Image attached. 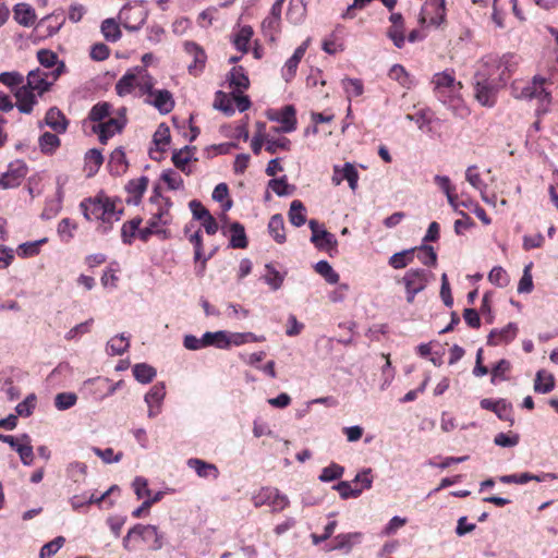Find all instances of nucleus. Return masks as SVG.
<instances>
[{
    "instance_id": "f257e3e1",
    "label": "nucleus",
    "mask_w": 558,
    "mask_h": 558,
    "mask_svg": "<svg viewBox=\"0 0 558 558\" xmlns=\"http://www.w3.org/2000/svg\"><path fill=\"white\" fill-rule=\"evenodd\" d=\"M80 208L86 220H99L102 223V232L111 229L116 221H119L122 209H117L116 204L109 197L97 196L81 202Z\"/></svg>"
},
{
    "instance_id": "f03ea898",
    "label": "nucleus",
    "mask_w": 558,
    "mask_h": 558,
    "mask_svg": "<svg viewBox=\"0 0 558 558\" xmlns=\"http://www.w3.org/2000/svg\"><path fill=\"white\" fill-rule=\"evenodd\" d=\"M547 83L548 80L541 75H535L527 83L514 82L511 86L512 95L518 99H536L535 113L541 117L549 112L551 105V94L545 87Z\"/></svg>"
},
{
    "instance_id": "7ed1b4c3",
    "label": "nucleus",
    "mask_w": 558,
    "mask_h": 558,
    "mask_svg": "<svg viewBox=\"0 0 558 558\" xmlns=\"http://www.w3.org/2000/svg\"><path fill=\"white\" fill-rule=\"evenodd\" d=\"M547 83L548 80L541 75H535L527 83L514 82L511 86L512 95L518 99H536L535 113L541 117L549 112L551 105V94L545 87Z\"/></svg>"
},
{
    "instance_id": "20e7f679",
    "label": "nucleus",
    "mask_w": 558,
    "mask_h": 558,
    "mask_svg": "<svg viewBox=\"0 0 558 558\" xmlns=\"http://www.w3.org/2000/svg\"><path fill=\"white\" fill-rule=\"evenodd\" d=\"M154 76L145 66H133L129 69L117 82L116 92L120 97L135 93L140 97L142 89L148 87V83Z\"/></svg>"
},
{
    "instance_id": "39448f33",
    "label": "nucleus",
    "mask_w": 558,
    "mask_h": 558,
    "mask_svg": "<svg viewBox=\"0 0 558 558\" xmlns=\"http://www.w3.org/2000/svg\"><path fill=\"white\" fill-rule=\"evenodd\" d=\"M514 66L513 57L512 56H502L498 57H487L482 60L477 68V72L485 73L487 76L494 78V81L505 85L508 78L510 77V73Z\"/></svg>"
},
{
    "instance_id": "423d86ee",
    "label": "nucleus",
    "mask_w": 558,
    "mask_h": 558,
    "mask_svg": "<svg viewBox=\"0 0 558 558\" xmlns=\"http://www.w3.org/2000/svg\"><path fill=\"white\" fill-rule=\"evenodd\" d=\"M474 97L484 107L492 108L497 100V94L504 86L502 84L494 81L485 73L475 72L473 78Z\"/></svg>"
},
{
    "instance_id": "0eeeda50",
    "label": "nucleus",
    "mask_w": 558,
    "mask_h": 558,
    "mask_svg": "<svg viewBox=\"0 0 558 558\" xmlns=\"http://www.w3.org/2000/svg\"><path fill=\"white\" fill-rule=\"evenodd\" d=\"M432 83L436 96L441 102L447 104L459 98L462 84L456 80L453 71L446 70L434 74Z\"/></svg>"
},
{
    "instance_id": "6e6552de",
    "label": "nucleus",
    "mask_w": 558,
    "mask_h": 558,
    "mask_svg": "<svg viewBox=\"0 0 558 558\" xmlns=\"http://www.w3.org/2000/svg\"><path fill=\"white\" fill-rule=\"evenodd\" d=\"M63 69L64 64L61 62L50 72L41 69L33 70L27 75L26 86L35 90L38 96H41L58 80L63 72Z\"/></svg>"
},
{
    "instance_id": "1a4fd4ad",
    "label": "nucleus",
    "mask_w": 558,
    "mask_h": 558,
    "mask_svg": "<svg viewBox=\"0 0 558 558\" xmlns=\"http://www.w3.org/2000/svg\"><path fill=\"white\" fill-rule=\"evenodd\" d=\"M148 16V11L144 2H136L134 4H125L119 12V21L128 31H138L145 23Z\"/></svg>"
},
{
    "instance_id": "9d476101",
    "label": "nucleus",
    "mask_w": 558,
    "mask_h": 558,
    "mask_svg": "<svg viewBox=\"0 0 558 558\" xmlns=\"http://www.w3.org/2000/svg\"><path fill=\"white\" fill-rule=\"evenodd\" d=\"M252 501L255 507L268 505L272 511H282L290 504L287 495H283L275 487H263L253 495Z\"/></svg>"
},
{
    "instance_id": "9b49d317",
    "label": "nucleus",
    "mask_w": 558,
    "mask_h": 558,
    "mask_svg": "<svg viewBox=\"0 0 558 558\" xmlns=\"http://www.w3.org/2000/svg\"><path fill=\"white\" fill-rule=\"evenodd\" d=\"M432 274L424 269H409L402 277L407 291L408 303H413L417 293L422 292L428 284Z\"/></svg>"
},
{
    "instance_id": "f8f14e48",
    "label": "nucleus",
    "mask_w": 558,
    "mask_h": 558,
    "mask_svg": "<svg viewBox=\"0 0 558 558\" xmlns=\"http://www.w3.org/2000/svg\"><path fill=\"white\" fill-rule=\"evenodd\" d=\"M308 227L312 231L311 242L316 248L328 252L330 256L338 252V241L336 236L320 226L317 220L311 219Z\"/></svg>"
},
{
    "instance_id": "ddd939ff",
    "label": "nucleus",
    "mask_w": 558,
    "mask_h": 558,
    "mask_svg": "<svg viewBox=\"0 0 558 558\" xmlns=\"http://www.w3.org/2000/svg\"><path fill=\"white\" fill-rule=\"evenodd\" d=\"M126 123L125 109H120L117 116H110L101 123L95 124L92 131L99 136V141L106 144L114 134L122 131Z\"/></svg>"
},
{
    "instance_id": "4468645a",
    "label": "nucleus",
    "mask_w": 558,
    "mask_h": 558,
    "mask_svg": "<svg viewBox=\"0 0 558 558\" xmlns=\"http://www.w3.org/2000/svg\"><path fill=\"white\" fill-rule=\"evenodd\" d=\"M445 0H427L422 8L420 22L426 26L438 27L445 22Z\"/></svg>"
},
{
    "instance_id": "2eb2a0df",
    "label": "nucleus",
    "mask_w": 558,
    "mask_h": 558,
    "mask_svg": "<svg viewBox=\"0 0 558 558\" xmlns=\"http://www.w3.org/2000/svg\"><path fill=\"white\" fill-rule=\"evenodd\" d=\"M284 0H276L272 4L269 14L264 19L262 23V29L266 37L270 40H275L276 36L281 29V12Z\"/></svg>"
},
{
    "instance_id": "dca6fc26",
    "label": "nucleus",
    "mask_w": 558,
    "mask_h": 558,
    "mask_svg": "<svg viewBox=\"0 0 558 558\" xmlns=\"http://www.w3.org/2000/svg\"><path fill=\"white\" fill-rule=\"evenodd\" d=\"M132 532H136L142 541L149 545L151 550H159L163 547V534L153 524H135Z\"/></svg>"
},
{
    "instance_id": "f3484780",
    "label": "nucleus",
    "mask_w": 558,
    "mask_h": 558,
    "mask_svg": "<svg viewBox=\"0 0 558 558\" xmlns=\"http://www.w3.org/2000/svg\"><path fill=\"white\" fill-rule=\"evenodd\" d=\"M165 398L166 386L163 383H157L149 389V391L144 397V401L148 408V417L153 418L161 413Z\"/></svg>"
},
{
    "instance_id": "a211bd4d",
    "label": "nucleus",
    "mask_w": 558,
    "mask_h": 558,
    "mask_svg": "<svg viewBox=\"0 0 558 558\" xmlns=\"http://www.w3.org/2000/svg\"><path fill=\"white\" fill-rule=\"evenodd\" d=\"M27 174L26 165L16 160L11 162L8 167L7 172H4L0 177V187L2 189H13L21 184L23 178Z\"/></svg>"
},
{
    "instance_id": "6ab92c4d",
    "label": "nucleus",
    "mask_w": 558,
    "mask_h": 558,
    "mask_svg": "<svg viewBox=\"0 0 558 558\" xmlns=\"http://www.w3.org/2000/svg\"><path fill=\"white\" fill-rule=\"evenodd\" d=\"M183 49L186 54L193 58V61L187 66L189 73L195 76L202 73L207 60L204 49L194 41H185Z\"/></svg>"
},
{
    "instance_id": "aec40b11",
    "label": "nucleus",
    "mask_w": 558,
    "mask_h": 558,
    "mask_svg": "<svg viewBox=\"0 0 558 558\" xmlns=\"http://www.w3.org/2000/svg\"><path fill=\"white\" fill-rule=\"evenodd\" d=\"M272 121H277L281 124L280 128H275V132L290 133L296 129L295 109L289 105L283 107L281 110H277L268 116Z\"/></svg>"
},
{
    "instance_id": "412c9836",
    "label": "nucleus",
    "mask_w": 558,
    "mask_h": 558,
    "mask_svg": "<svg viewBox=\"0 0 558 558\" xmlns=\"http://www.w3.org/2000/svg\"><path fill=\"white\" fill-rule=\"evenodd\" d=\"M189 241L194 247V262L198 264L196 267V275L203 276L206 269L207 262L214 256V252H209L207 255L203 251V236L201 230L190 234Z\"/></svg>"
},
{
    "instance_id": "4be33fe9",
    "label": "nucleus",
    "mask_w": 558,
    "mask_h": 558,
    "mask_svg": "<svg viewBox=\"0 0 558 558\" xmlns=\"http://www.w3.org/2000/svg\"><path fill=\"white\" fill-rule=\"evenodd\" d=\"M343 180H347L352 191L357 187L359 172L350 162L344 163L343 167L335 166L333 174L331 178L332 183L338 186Z\"/></svg>"
},
{
    "instance_id": "5701e85b",
    "label": "nucleus",
    "mask_w": 558,
    "mask_h": 558,
    "mask_svg": "<svg viewBox=\"0 0 558 558\" xmlns=\"http://www.w3.org/2000/svg\"><path fill=\"white\" fill-rule=\"evenodd\" d=\"M69 178L68 175L61 174L58 175L56 179L57 183V192H56V199L48 203L47 207L43 211V217L46 219H50L54 217L62 208V202L64 197V186L68 183Z\"/></svg>"
},
{
    "instance_id": "b1692460",
    "label": "nucleus",
    "mask_w": 558,
    "mask_h": 558,
    "mask_svg": "<svg viewBox=\"0 0 558 558\" xmlns=\"http://www.w3.org/2000/svg\"><path fill=\"white\" fill-rule=\"evenodd\" d=\"M16 107L20 112L29 114L33 111L34 106L37 104L39 97L37 93L26 85L20 87L16 93Z\"/></svg>"
},
{
    "instance_id": "393cba45",
    "label": "nucleus",
    "mask_w": 558,
    "mask_h": 558,
    "mask_svg": "<svg viewBox=\"0 0 558 558\" xmlns=\"http://www.w3.org/2000/svg\"><path fill=\"white\" fill-rule=\"evenodd\" d=\"M147 105L154 107L161 114H168L173 110L175 101L171 92L161 88L150 100H147Z\"/></svg>"
},
{
    "instance_id": "a878e982",
    "label": "nucleus",
    "mask_w": 558,
    "mask_h": 558,
    "mask_svg": "<svg viewBox=\"0 0 558 558\" xmlns=\"http://www.w3.org/2000/svg\"><path fill=\"white\" fill-rule=\"evenodd\" d=\"M518 333V326L514 323H509L501 329H494L488 335L487 343L489 345H500L502 343H509L512 341Z\"/></svg>"
},
{
    "instance_id": "bb28decb",
    "label": "nucleus",
    "mask_w": 558,
    "mask_h": 558,
    "mask_svg": "<svg viewBox=\"0 0 558 558\" xmlns=\"http://www.w3.org/2000/svg\"><path fill=\"white\" fill-rule=\"evenodd\" d=\"M151 202L156 203L157 210L151 213V217L148 222H155L156 229H165L171 221L169 214L170 204L168 201L160 199L158 197L151 198Z\"/></svg>"
},
{
    "instance_id": "cd10ccee",
    "label": "nucleus",
    "mask_w": 558,
    "mask_h": 558,
    "mask_svg": "<svg viewBox=\"0 0 558 558\" xmlns=\"http://www.w3.org/2000/svg\"><path fill=\"white\" fill-rule=\"evenodd\" d=\"M196 153L195 146H185L179 150H175L172 155V161L174 166L180 169L182 172L190 174L192 172L191 168L189 167V162L196 158L194 157Z\"/></svg>"
},
{
    "instance_id": "c85d7f7f",
    "label": "nucleus",
    "mask_w": 558,
    "mask_h": 558,
    "mask_svg": "<svg viewBox=\"0 0 558 558\" xmlns=\"http://www.w3.org/2000/svg\"><path fill=\"white\" fill-rule=\"evenodd\" d=\"M187 466L194 470L199 477H213L216 480L219 476L218 468L215 464L198 458L189 459Z\"/></svg>"
},
{
    "instance_id": "c756f323",
    "label": "nucleus",
    "mask_w": 558,
    "mask_h": 558,
    "mask_svg": "<svg viewBox=\"0 0 558 558\" xmlns=\"http://www.w3.org/2000/svg\"><path fill=\"white\" fill-rule=\"evenodd\" d=\"M13 449L19 453L24 465H31L33 463L34 451L31 444V437L27 434L19 436V441Z\"/></svg>"
},
{
    "instance_id": "7c9ffc66",
    "label": "nucleus",
    "mask_w": 558,
    "mask_h": 558,
    "mask_svg": "<svg viewBox=\"0 0 558 558\" xmlns=\"http://www.w3.org/2000/svg\"><path fill=\"white\" fill-rule=\"evenodd\" d=\"M547 477L555 478L554 474L544 473L542 475H534L527 472L521 474L502 475L499 481L504 484H525L530 481L543 482Z\"/></svg>"
},
{
    "instance_id": "2f4dec72",
    "label": "nucleus",
    "mask_w": 558,
    "mask_h": 558,
    "mask_svg": "<svg viewBox=\"0 0 558 558\" xmlns=\"http://www.w3.org/2000/svg\"><path fill=\"white\" fill-rule=\"evenodd\" d=\"M45 122L57 133H63L68 128V120L65 119L64 114L56 107H52L47 111Z\"/></svg>"
},
{
    "instance_id": "473e14b6",
    "label": "nucleus",
    "mask_w": 558,
    "mask_h": 558,
    "mask_svg": "<svg viewBox=\"0 0 558 558\" xmlns=\"http://www.w3.org/2000/svg\"><path fill=\"white\" fill-rule=\"evenodd\" d=\"M14 20L22 26L29 27L35 23L36 14L34 9L26 3H17L14 7Z\"/></svg>"
},
{
    "instance_id": "72a5a7b5",
    "label": "nucleus",
    "mask_w": 558,
    "mask_h": 558,
    "mask_svg": "<svg viewBox=\"0 0 558 558\" xmlns=\"http://www.w3.org/2000/svg\"><path fill=\"white\" fill-rule=\"evenodd\" d=\"M306 15V5L303 0H290L287 10V20L294 25L301 24Z\"/></svg>"
},
{
    "instance_id": "f704fd0d",
    "label": "nucleus",
    "mask_w": 558,
    "mask_h": 558,
    "mask_svg": "<svg viewBox=\"0 0 558 558\" xmlns=\"http://www.w3.org/2000/svg\"><path fill=\"white\" fill-rule=\"evenodd\" d=\"M230 87L233 88V93H242L250 85V80L242 66H233L230 71L229 76Z\"/></svg>"
},
{
    "instance_id": "c9c22d12",
    "label": "nucleus",
    "mask_w": 558,
    "mask_h": 558,
    "mask_svg": "<svg viewBox=\"0 0 558 558\" xmlns=\"http://www.w3.org/2000/svg\"><path fill=\"white\" fill-rule=\"evenodd\" d=\"M361 539L362 533L360 532L339 534L335 537L336 544L331 549L350 551L353 546L361 543Z\"/></svg>"
},
{
    "instance_id": "e433bc0d",
    "label": "nucleus",
    "mask_w": 558,
    "mask_h": 558,
    "mask_svg": "<svg viewBox=\"0 0 558 558\" xmlns=\"http://www.w3.org/2000/svg\"><path fill=\"white\" fill-rule=\"evenodd\" d=\"M148 179L146 177H140L137 179L131 180L126 184L128 193L133 197V199H129V203H133L137 205L147 190Z\"/></svg>"
},
{
    "instance_id": "4c0bfd02",
    "label": "nucleus",
    "mask_w": 558,
    "mask_h": 558,
    "mask_svg": "<svg viewBox=\"0 0 558 558\" xmlns=\"http://www.w3.org/2000/svg\"><path fill=\"white\" fill-rule=\"evenodd\" d=\"M268 232L277 243L286 242L284 220L281 215L276 214L269 219Z\"/></svg>"
},
{
    "instance_id": "58836bf2",
    "label": "nucleus",
    "mask_w": 558,
    "mask_h": 558,
    "mask_svg": "<svg viewBox=\"0 0 558 558\" xmlns=\"http://www.w3.org/2000/svg\"><path fill=\"white\" fill-rule=\"evenodd\" d=\"M204 340L206 348L215 347L220 350L229 349L228 331L226 330L206 331L204 333Z\"/></svg>"
},
{
    "instance_id": "ea45409f",
    "label": "nucleus",
    "mask_w": 558,
    "mask_h": 558,
    "mask_svg": "<svg viewBox=\"0 0 558 558\" xmlns=\"http://www.w3.org/2000/svg\"><path fill=\"white\" fill-rule=\"evenodd\" d=\"M230 245L233 248H245L247 246V238L245 229L240 222H232L229 228Z\"/></svg>"
},
{
    "instance_id": "a19ab883",
    "label": "nucleus",
    "mask_w": 558,
    "mask_h": 558,
    "mask_svg": "<svg viewBox=\"0 0 558 558\" xmlns=\"http://www.w3.org/2000/svg\"><path fill=\"white\" fill-rule=\"evenodd\" d=\"M555 387V379L554 376L544 371L541 369L536 373V378L534 381V390L538 393H548L550 392Z\"/></svg>"
},
{
    "instance_id": "79ce46f5",
    "label": "nucleus",
    "mask_w": 558,
    "mask_h": 558,
    "mask_svg": "<svg viewBox=\"0 0 558 558\" xmlns=\"http://www.w3.org/2000/svg\"><path fill=\"white\" fill-rule=\"evenodd\" d=\"M113 113L112 105L109 102H98L94 105L88 113V119L92 122L101 123Z\"/></svg>"
},
{
    "instance_id": "37998d69",
    "label": "nucleus",
    "mask_w": 558,
    "mask_h": 558,
    "mask_svg": "<svg viewBox=\"0 0 558 558\" xmlns=\"http://www.w3.org/2000/svg\"><path fill=\"white\" fill-rule=\"evenodd\" d=\"M132 372L135 379L141 384H149L157 375L156 369L146 363L135 364Z\"/></svg>"
},
{
    "instance_id": "c03bdc74",
    "label": "nucleus",
    "mask_w": 558,
    "mask_h": 558,
    "mask_svg": "<svg viewBox=\"0 0 558 558\" xmlns=\"http://www.w3.org/2000/svg\"><path fill=\"white\" fill-rule=\"evenodd\" d=\"M306 209L303 203L299 199H294L288 213L290 222L295 227H301L306 222L305 216Z\"/></svg>"
},
{
    "instance_id": "a18cd8bd",
    "label": "nucleus",
    "mask_w": 558,
    "mask_h": 558,
    "mask_svg": "<svg viewBox=\"0 0 558 558\" xmlns=\"http://www.w3.org/2000/svg\"><path fill=\"white\" fill-rule=\"evenodd\" d=\"M100 31L106 40L116 43L121 38V31L119 24L114 19H106L102 21Z\"/></svg>"
},
{
    "instance_id": "49530a36",
    "label": "nucleus",
    "mask_w": 558,
    "mask_h": 558,
    "mask_svg": "<svg viewBox=\"0 0 558 558\" xmlns=\"http://www.w3.org/2000/svg\"><path fill=\"white\" fill-rule=\"evenodd\" d=\"M465 180L473 189L478 191L480 194L487 191V184L483 181L478 168L475 165L466 168Z\"/></svg>"
},
{
    "instance_id": "de8ad7c7",
    "label": "nucleus",
    "mask_w": 558,
    "mask_h": 558,
    "mask_svg": "<svg viewBox=\"0 0 558 558\" xmlns=\"http://www.w3.org/2000/svg\"><path fill=\"white\" fill-rule=\"evenodd\" d=\"M315 271L320 275L328 283H338L340 276L333 270L327 260H319L314 266Z\"/></svg>"
},
{
    "instance_id": "09e8293b",
    "label": "nucleus",
    "mask_w": 558,
    "mask_h": 558,
    "mask_svg": "<svg viewBox=\"0 0 558 558\" xmlns=\"http://www.w3.org/2000/svg\"><path fill=\"white\" fill-rule=\"evenodd\" d=\"M414 252L415 248H410L395 253L389 258V265L395 269H402L407 267L413 260Z\"/></svg>"
},
{
    "instance_id": "8fccbe9b",
    "label": "nucleus",
    "mask_w": 558,
    "mask_h": 558,
    "mask_svg": "<svg viewBox=\"0 0 558 558\" xmlns=\"http://www.w3.org/2000/svg\"><path fill=\"white\" fill-rule=\"evenodd\" d=\"M130 347L129 337L124 333L111 338L107 343V349L112 355L123 354Z\"/></svg>"
},
{
    "instance_id": "3c124183",
    "label": "nucleus",
    "mask_w": 558,
    "mask_h": 558,
    "mask_svg": "<svg viewBox=\"0 0 558 558\" xmlns=\"http://www.w3.org/2000/svg\"><path fill=\"white\" fill-rule=\"evenodd\" d=\"M253 36V28L248 25L242 26L235 34L233 44L235 48L242 52H246L248 49V43Z\"/></svg>"
},
{
    "instance_id": "603ef678",
    "label": "nucleus",
    "mask_w": 558,
    "mask_h": 558,
    "mask_svg": "<svg viewBox=\"0 0 558 558\" xmlns=\"http://www.w3.org/2000/svg\"><path fill=\"white\" fill-rule=\"evenodd\" d=\"M266 274L264 275L265 282L272 289L279 290L283 283L284 275L280 274L270 264L265 266Z\"/></svg>"
},
{
    "instance_id": "864d4df0",
    "label": "nucleus",
    "mask_w": 558,
    "mask_h": 558,
    "mask_svg": "<svg viewBox=\"0 0 558 558\" xmlns=\"http://www.w3.org/2000/svg\"><path fill=\"white\" fill-rule=\"evenodd\" d=\"M268 186L276 193L278 196H288L294 192V186L288 184L287 177L283 175L278 179H271L268 182Z\"/></svg>"
},
{
    "instance_id": "5fc2aeb1",
    "label": "nucleus",
    "mask_w": 558,
    "mask_h": 558,
    "mask_svg": "<svg viewBox=\"0 0 558 558\" xmlns=\"http://www.w3.org/2000/svg\"><path fill=\"white\" fill-rule=\"evenodd\" d=\"M141 223H142L141 218H134V219L123 223L122 229H121V238H122V242L124 244L132 243L133 238L135 236Z\"/></svg>"
},
{
    "instance_id": "6e6d98bb",
    "label": "nucleus",
    "mask_w": 558,
    "mask_h": 558,
    "mask_svg": "<svg viewBox=\"0 0 558 558\" xmlns=\"http://www.w3.org/2000/svg\"><path fill=\"white\" fill-rule=\"evenodd\" d=\"M266 150L270 154H276L278 150H290L291 142L287 137L272 138L265 135Z\"/></svg>"
},
{
    "instance_id": "4d7b16f0",
    "label": "nucleus",
    "mask_w": 558,
    "mask_h": 558,
    "mask_svg": "<svg viewBox=\"0 0 558 558\" xmlns=\"http://www.w3.org/2000/svg\"><path fill=\"white\" fill-rule=\"evenodd\" d=\"M229 189L226 183H219L216 185L213 192V199L222 203V209L229 210L232 207V201L228 198Z\"/></svg>"
},
{
    "instance_id": "13d9d810",
    "label": "nucleus",
    "mask_w": 558,
    "mask_h": 558,
    "mask_svg": "<svg viewBox=\"0 0 558 558\" xmlns=\"http://www.w3.org/2000/svg\"><path fill=\"white\" fill-rule=\"evenodd\" d=\"M60 146V140L56 134L45 132L39 137V147L43 153L51 154Z\"/></svg>"
},
{
    "instance_id": "bf43d9fd",
    "label": "nucleus",
    "mask_w": 558,
    "mask_h": 558,
    "mask_svg": "<svg viewBox=\"0 0 558 558\" xmlns=\"http://www.w3.org/2000/svg\"><path fill=\"white\" fill-rule=\"evenodd\" d=\"M138 238L146 242L153 234L159 235L161 239H168L170 236V233L167 229H156L155 222H147V226L143 229L137 230Z\"/></svg>"
},
{
    "instance_id": "052dcab7",
    "label": "nucleus",
    "mask_w": 558,
    "mask_h": 558,
    "mask_svg": "<svg viewBox=\"0 0 558 558\" xmlns=\"http://www.w3.org/2000/svg\"><path fill=\"white\" fill-rule=\"evenodd\" d=\"M77 396L74 392H60L54 397V407L59 411L68 410L75 405Z\"/></svg>"
},
{
    "instance_id": "680f3d73",
    "label": "nucleus",
    "mask_w": 558,
    "mask_h": 558,
    "mask_svg": "<svg viewBox=\"0 0 558 558\" xmlns=\"http://www.w3.org/2000/svg\"><path fill=\"white\" fill-rule=\"evenodd\" d=\"M342 87L344 92L347 93L348 97H359L363 94L364 87L363 83L359 78H343L342 80Z\"/></svg>"
},
{
    "instance_id": "e2e57ef3",
    "label": "nucleus",
    "mask_w": 558,
    "mask_h": 558,
    "mask_svg": "<svg viewBox=\"0 0 558 558\" xmlns=\"http://www.w3.org/2000/svg\"><path fill=\"white\" fill-rule=\"evenodd\" d=\"M343 472H344L343 466H341L337 463H331L330 465H328L322 470V473L318 478L322 482H331V481L340 478L343 475Z\"/></svg>"
},
{
    "instance_id": "0e129e2a",
    "label": "nucleus",
    "mask_w": 558,
    "mask_h": 558,
    "mask_svg": "<svg viewBox=\"0 0 558 558\" xmlns=\"http://www.w3.org/2000/svg\"><path fill=\"white\" fill-rule=\"evenodd\" d=\"M37 59L39 63L46 68L47 70L52 71L54 70L59 64L58 63V56L47 49H41L37 52Z\"/></svg>"
},
{
    "instance_id": "69168bd1",
    "label": "nucleus",
    "mask_w": 558,
    "mask_h": 558,
    "mask_svg": "<svg viewBox=\"0 0 558 558\" xmlns=\"http://www.w3.org/2000/svg\"><path fill=\"white\" fill-rule=\"evenodd\" d=\"M77 225L69 218H63L58 225V234L64 242H69L73 238V232Z\"/></svg>"
},
{
    "instance_id": "338daca9",
    "label": "nucleus",
    "mask_w": 558,
    "mask_h": 558,
    "mask_svg": "<svg viewBox=\"0 0 558 558\" xmlns=\"http://www.w3.org/2000/svg\"><path fill=\"white\" fill-rule=\"evenodd\" d=\"M104 161L101 151L93 148L85 154V163L90 173L96 172Z\"/></svg>"
},
{
    "instance_id": "774afa93",
    "label": "nucleus",
    "mask_w": 558,
    "mask_h": 558,
    "mask_svg": "<svg viewBox=\"0 0 558 558\" xmlns=\"http://www.w3.org/2000/svg\"><path fill=\"white\" fill-rule=\"evenodd\" d=\"M65 538L63 536H58L51 542L45 544L39 553L40 558H50L53 556L64 544Z\"/></svg>"
}]
</instances>
